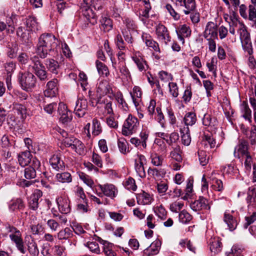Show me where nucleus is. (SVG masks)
Returning <instances> with one entry per match:
<instances>
[{
  "mask_svg": "<svg viewBox=\"0 0 256 256\" xmlns=\"http://www.w3.org/2000/svg\"><path fill=\"white\" fill-rule=\"evenodd\" d=\"M58 44V40L54 35L49 33L42 34L38 39L36 53L40 58H44L49 52L56 48Z\"/></svg>",
  "mask_w": 256,
  "mask_h": 256,
  "instance_id": "obj_1",
  "label": "nucleus"
},
{
  "mask_svg": "<svg viewBox=\"0 0 256 256\" xmlns=\"http://www.w3.org/2000/svg\"><path fill=\"white\" fill-rule=\"evenodd\" d=\"M18 80L22 88L26 91L31 90L36 86V78L29 72H20Z\"/></svg>",
  "mask_w": 256,
  "mask_h": 256,
  "instance_id": "obj_2",
  "label": "nucleus"
},
{
  "mask_svg": "<svg viewBox=\"0 0 256 256\" xmlns=\"http://www.w3.org/2000/svg\"><path fill=\"white\" fill-rule=\"evenodd\" d=\"M138 126L139 122L138 119L132 114H129L124 122L122 128V134L126 136L131 135L136 132Z\"/></svg>",
  "mask_w": 256,
  "mask_h": 256,
  "instance_id": "obj_3",
  "label": "nucleus"
},
{
  "mask_svg": "<svg viewBox=\"0 0 256 256\" xmlns=\"http://www.w3.org/2000/svg\"><path fill=\"white\" fill-rule=\"evenodd\" d=\"M63 143L66 147L70 148L80 155H83L86 152V150L84 144L76 138H66L64 139Z\"/></svg>",
  "mask_w": 256,
  "mask_h": 256,
  "instance_id": "obj_4",
  "label": "nucleus"
},
{
  "mask_svg": "<svg viewBox=\"0 0 256 256\" xmlns=\"http://www.w3.org/2000/svg\"><path fill=\"white\" fill-rule=\"evenodd\" d=\"M32 64L30 65V67H32L34 71L35 74L40 78V80H44L46 79L47 74L45 70L44 66L38 60V58L34 56L31 58Z\"/></svg>",
  "mask_w": 256,
  "mask_h": 256,
  "instance_id": "obj_5",
  "label": "nucleus"
},
{
  "mask_svg": "<svg viewBox=\"0 0 256 256\" xmlns=\"http://www.w3.org/2000/svg\"><path fill=\"white\" fill-rule=\"evenodd\" d=\"M124 24L126 28L122 29V32L125 40L132 44L133 42L132 32L136 30L137 26L133 20L128 18L125 20Z\"/></svg>",
  "mask_w": 256,
  "mask_h": 256,
  "instance_id": "obj_6",
  "label": "nucleus"
},
{
  "mask_svg": "<svg viewBox=\"0 0 256 256\" xmlns=\"http://www.w3.org/2000/svg\"><path fill=\"white\" fill-rule=\"evenodd\" d=\"M88 108V103L86 99L83 96L80 97L76 102L74 112L78 117H82L86 113Z\"/></svg>",
  "mask_w": 256,
  "mask_h": 256,
  "instance_id": "obj_7",
  "label": "nucleus"
},
{
  "mask_svg": "<svg viewBox=\"0 0 256 256\" xmlns=\"http://www.w3.org/2000/svg\"><path fill=\"white\" fill-rule=\"evenodd\" d=\"M234 157L240 158L241 156L249 154L248 152V142L244 140L241 139L235 147L234 152Z\"/></svg>",
  "mask_w": 256,
  "mask_h": 256,
  "instance_id": "obj_8",
  "label": "nucleus"
},
{
  "mask_svg": "<svg viewBox=\"0 0 256 256\" xmlns=\"http://www.w3.org/2000/svg\"><path fill=\"white\" fill-rule=\"evenodd\" d=\"M58 80L56 78L49 81L46 84V88L44 91V94L48 98L54 97L58 94Z\"/></svg>",
  "mask_w": 256,
  "mask_h": 256,
  "instance_id": "obj_9",
  "label": "nucleus"
},
{
  "mask_svg": "<svg viewBox=\"0 0 256 256\" xmlns=\"http://www.w3.org/2000/svg\"><path fill=\"white\" fill-rule=\"evenodd\" d=\"M206 39L218 38V28L216 24L209 22L206 25L204 34Z\"/></svg>",
  "mask_w": 256,
  "mask_h": 256,
  "instance_id": "obj_10",
  "label": "nucleus"
},
{
  "mask_svg": "<svg viewBox=\"0 0 256 256\" xmlns=\"http://www.w3.org/2000/svg\"><path fill=\"white\" fill-rule=\"evenodd\" d=\"M98 187L104 196L112 198L116 197L118 194V190L112 184H100Z\"/></svg>",
  "mask_w": 256,
  "mask_h": 256,
  "instance_id": "obj_11",
  "label": "nucleus"
},
{
  "mask_svg": "<svg viewBox=\"0 0 256 256\" xmlns=\"http://www.w3.org/2000/svg\"><path fill=\"white\" fill-rule=\"evenodd\" d=\"M190 208L194 211H198L202 209L210 210V206L207 199L204 197H200L199 199L192 202Z\"/></svg>",
  "mask_w": 256,
  "mask_h": 256,
  "instance_id": "obj_12",
  "label": "nucleus"
},
{
  "mask_svg": "<svg viewBox=\"0 0 256 256\" xmlns=\"http://www.w3.org/2000/svg\"><path fill=\"white\" fill-rule=\"evenodd\" d=\"M58 112L60 116V120L62 123H66L70 122L72 120V113L68 110L66 105L62 102L59 104L58 109Z\"/></svg>",
  "mask_w": 256,
  "mask_h": 256,
  "instance_id": "obj_13",
  "label": "nucleus"
},
{
  "mask_svg": "<svg viewBox=\"0 0 256 256\" xmlns=\"http://www.w3.org/2000/svg\"><path fill=\"white\" fill-rule=\"evenodd\" d=\"M82 14L87 24L94 25L96 24V16L90 8H82Z\"/></svg>",
  "mask_w": 256,
  "mask_h": 256,
  "instance_id": "obj_14",
  "label": "nucleus"
},
{
  "mask_svg": "<svg viewBox=\"0 0 256 256\" xmlns=\"http://www.w3.org/2000/svg\"><path fill=\"white\" fill-rule=\"evenodd\" d=\"M156 33L158 38L167 44L170 40L167 28L162 24H158L156 28Z\"/></svg>",
  "mask_w": 256,
  "mask_h": 256,
  "instance_id": "obj_15",
  "label": "nucleus"
},
{
  "mask_svg": "<svg viewBox=\"0 0 256 256\" xmlns=\"http://www.w3.org/2000/svg\"><path fill=\"white\" fill-rule=\"evenodd\" d=\"M10 240L15 244L17 248L22 254L26 252V250L24 248V244L23 240L21 238V234L20 232H17V234H10Z\"/></svg>",
  "mask_w": 256,
  "mask_h": 256,
  "instance_id": "obj_16",
  "label": "nucleus"
},
{
  "mask_svg": "<svg viewBox=\"0 0 256 256\" xmlns=\"http://www.w3.org/2000/svg\"><path fill=\"white\" fill-rule=\"evenodd\" d=\"M216 142L215 139L212 136L206 135L204 136V138L202 140L200 148L209 150L210 149L214 148L216 146Z\"/></svg>",
  "mask_w": 256,
  "mask_h": 256,
  "instance_id": "obj_17",
  "label": "nucleus"
},
{
  "mask_svg": "<svg viewBox=\"0 0 256 256\" xmlns=\"http://www.w3.org/2000/svg\"><path fill=\"white\" fill-rule=\"evenodd\" d=\"M176 32L178 39L182 43L184 42V38L188 37L191 34V30L190 27L186 24L180 26L176 30Z\"/></svg>",
  "mask_w": 256,
  "mask_h": 256,
  "instance_id": "obj_18",
  "label": "nucleus"
},
{
  "mask_svg": "<svg viewBox=\"0 0 256 256\" xmlns=\"http://www.w3.org/2000/svg\"><path fill=\"white\" fill-rule=\"evenodd\" d=\"M142 38L143 42L147 46L151 48L155 52H160V49L158 44L152 40L149 34L143 33Z\"/></svg>",
  "mask_w": 256,
  "mask_h": 256,
  "instance_id": "obj_19",
  "label": "nucleus"
},
{
  "mask_svg": "<svg viewBox=\"0 0 256 256\" xmlns=\"http://www.w3.org/2000/svg\"><path fill=\"white\" fill-rule=\"evenodd\" d=\"M60 211L64 214H68L70 211V200L67 198H59L56 199Z\"/></svg>",
  "mask_w": 256,
  "mask_h": 256,
  "instance_id": "obj_20",
  "label": "nucleus"
},
{
  "mask_svg": "<svg viewBox=\"0 0 256 256\" xmlns=\"http://www.w3.org/2000/svg\"><path fill=\"white\" fill-rule=\"evenodd\" d=\"M137 202L139 204L146 205L150 204L152 198L148 193L142 191L136 194Z\"/></svg>",
  "mask_w": 256,
  "mask_h": 256,
  "instance_id": "obj_21",
  "label": "nucleus"
},
{
  "mask_svg": "<svg viewBox=\"0 0 256 256\" xmlns=\"http://www.w3.org/2000/svg\"><path fill=\"white\" fill-rule=\"evenodd\" d=\"M160 242L156 241L152 243L150 246L144 250V256H153L157 254L160 249Z\"/></svg>",
  "mask_w": 256,
  "mask_h": 256,
  "instance_id": "obj_22",
  "label": "nucleus"
},
{
  "mask_svg": "<svg viewBox=\"0 0 256 256\" xmlns=\"http://www.w3.org/2000/svg\"><path fill=\"white\" fill-rule=\"evenodd\" d=\"M42 192L38 190H36L31 196L29 201V206L32 210H36L38 206V200L42 196Z\"/></svg>",
  "mask_w": 256,
  "mask_h": 256,
  "instance_id": "obj_23",
  "label": "nucleus"
},
{
  "mask_svg": "<svg viewBox=\"0 0 256 256\" xmlns=\"http://www.w3.org/2000/svg\"><path fill=\"white\" fill-rule=\"evenodd\" d=\"M50 162L52 168L56 170H62L64 167V162L58 154L53 155L50 160Z\"/></svg>",
  "mask_w": 256,
  "mask_h": 256,
  "instance_id": "obj_24",
  "label": "nucleus"
},
{
  "mask_svg": "<svg viewBox=\"0 0 256 256\" xmlns=\"http://www.w3.org/2000/svg\"><path fill=\"white\" fill-rule=\"evenodd\" d=\"M18 161L22 166H25L31 161L32 156L29 150L20 153L18 156Z\"/></svg>",
  "mask_w": 256,
  "mask_h": 256,
  "instance_id": "obj_25",
  "label": "nucleus"
},
{
  "mask_svg": "<svg viewBox=\"0 0 256 256\" xmlns=\"http://www.w3.org/2000/svg\"><path fill=\"white\" fill-rule=\"evenodd\" d=\"M111 90V87L106 80L100 81L98 84L96 92L100 96L110 93Z\"/></svg>",
  "mask_w": 256,
  "mask_h": 256,
  "instance_id": "obj_26",
  "label": "nucleus"
},
{
  "mask_svg": "<svg viewBox=\"0 0 256 256\" xmlns=\"http://www.w3.org/2000/svg\"><path fill=\"white\" fill-rule=\"evenodd\" d=\"M224 220L230 231H232L236 228L238 224L236 220L226 212L224 214Z\"/></svg>",
  "mask_w": 256,
  "mask_h": 256,
  "instance_id": "obj_27",
  "label": "nucleus"
},
{
  "mask_svg": "<svg viewBox=\"0 0 256 256\" xmlns=\"http://www.w3.org/2000/svg\"><path fill=\"white\" fill-rule=\"evenodd\" d=\"M72 236V231L68 227L60 230L56 236L58 239L60 240H68Z\"/></svg>",
  "mask_w": 256,
  "mask_h": 256,
  "instance_id": "obj_28",
  "label": "nucleus"
},
{
  "mask_svg": "<svg viewBox=\"0 0 256 256\" xmlns=\"http://www.w3.org/2000/svg\"><path fill=\"white\" fill-rule=\"evenodd\" d=\"M182 143L185 146H189L191 142L190 130L188 126H184L180 128Z\"/></svg>",
  "mask_w": 256,
  "mask_h": 256,
  "instance_id": "obj_29",
  "label": "nucleus"
},
{
  "mask_svg": "<svg viewBox=\"0 0 256 256\" xmlns=\"http://www.w3.org/2000/svg\"><path fill=\"white\" fill-rule=\"evenodd\" d=\"M210 248L211 252L214 254L221 251L222 243L218 238H214L210 240Z\"/></svg>",
  "mask_w": 256,
  "mask_h": 256,
  "instance_id": "obj_30",
  "label": "nucleus"
},
{
  "mask_svg": "<svg viewBox=\"0 0 256 256\" xmlns=\"http://www.w3.org/2000/svg\"><path fill=\"white\" fill-rule=\"evenodd\" d=\"M26 25L28 31L36 32L38 30L39 26L36 20L34 17L30 16L26 18Z\"/></svg>",
  "mask_w": 256,
  "mask_h": 256,
  "instance_id": "obj_31",
  "label": "nucleus"
},
{
  "mask_svg": "<svg viewBox=\"0 0 256 256\" xmlns=\"http://www.w3.org/2000/svg\"><path fill=\"white\" fill-rule=\"evenodd\" d=\"M180 4L182 6L185 8L184 12L186 14H190L196 8L194 0H182V3H180Z\"/></svg>",
  "mask_w": 256,
  "mask_h": 256,
  "instance_id": "obj_32",
  "label": "nucleus"
},
{
  "mask_svg": "<svg viewBox=\"0 0 256 256\" xmlns=\"http://www.w3.org/2000/svg\"><path fill=\"white\" fill-rule=\"evenodd\" d=\"M46 65L47 68L52 72L56 74L60 68L58 62L53 59H48L46 60Z\"/></svg>",
  "mask_w": 256,
  "mask_h": 256,
  "instance_id": "obj_33",
  "label": "nucleus"
},
{
  "mask_svg": "<svg viewBox=\"0 0 256 256\" xmlns=\"http://www.w3.org/2000/svg\"><path fill=\"white\" fill-rule=\"evenodd\" d=\"M196 121V116L193 112H188L186 113L184 117V122L185 124L184 126L194 125Z\"/></svg>",
  "mask_w": 256,
  "mask_h": 256,
  "instance_id": "obj_34",
  "label": "nucleus"
},
{
  "mask_svg": "<svg viewBox=\"0 0 256 256\" xmlns=\"http://www.w3.org/2000/svg\"><path fill=\"white\" fill-rule=\"evenodd\" d=\"M56 179L58 182L62 183H68L72 180L70 174L68 172L58 173L56 176Z\"/></svg>",
  "mask_w": 256,
  "mask_h": 256,
  "instance_id": "obj_35",
  "label": "nucleus"
},
{
  "mask_svg": "<svg viewBox=\"0 0 256 256\" xmlns=\"http://www.w3.org/2000/svg\"><path fill=\"white\" fill-rule=\"evenodd\" d=\"M133 102L136 106L138 105L140 101V98L142 96V92L140 88L138 86H134L133 88V92L130 93Z\"/></svg>",
  "mask_w": 256,
  "mask_h": 256,
  "instance_id": "obj_36",
  "label": "nucleus"
},
{
  "mask_svg": "<svg viewBox=\"0 0 256 256\" xmlns=\"http://www.w3.org/2000/svg\"><path fill=\"white\" fill-rule=\"evenodd\" d=\"M101 29L104 32H108L112 28V21L110 18L106 17L102 18L100 20Z\"/></svg>",
  "mask_w": 256,
  "mask_h": 256,
  "instance_id": "obj_37",
  "label": "nucleus"
},
{
  "mask_svg": "<svg viewBox=\"0 0 256 256\" xmlns=\"http://www.w3.org/2000/svg\"><path fill=\"white\" fill-rule=\"evenodd\" d=\"M96 64L98 72L100 75L107 76L109 74L108 68L104 64L96 60Z\"/></svg>",
  "mask_w": 256,
  "mask_h": 256,
  "instance_id": "obj_38",
  "label": "nucleus"
},
{
  "mask_svg": "<svg viewBox=\"0 0 256 256\" xmlns=\"http://www.w3.org/2000/svg\"><path fill=\"white\" fill-rule=\"evenodd\" d=\"M247 201L252 204L256 206V188L254 187H250L248 192Z\"/></svg>",
  "mask_w": 256,
  "mask_h": 256,
  "instance_id": "obj_39",
  "label": "nucleus"
},
{
  "mask_svg": "<svg viewBox=\"0 0 256 256\" xmlns=\"http://www.w3.org/2000/svg\"><path fill=\"white\" fill-rule=\"evenodd\" d=\"M156 147L158 150V152L164 154L167 152V146L164 141L161 139H156L155 140Z\"/></svg>",
  "mask_w": 256,
  "mask_h": 256,
  "instance_id": "obj_40",
  "label": "nucleus"
},
{
  "mask_svg": "<svg viewBox=\"0 0 256 256\" xmlns=\"http://www.w3.org/2000/svg\"><path fill=\"white\" fill-rule=\"evenodd\" d=\"M207 152H208V150L203 148H200L198 152L199 160L202 166L206 165L208 162L209 156L206 154Z\"/></svg>",
  "mask_w": 256,
  "mask_h": 256,
  "instance_id": "obj_41",
  "label": "nucleus"
},
{
  "mask_svg": "<svg viewBox=\"0 0 256 256\" xmlns=\"http://www.w3.org/2000/svg\"><path fill=\"white\" fill-rule=\"evenodd\" d=\"M178 217L180 222L183 224H186L192 220V216L185 210L180 212Z\"/></svg>",
  "mask_w": 256,
  "mask_h": 256,
  "instance_id": "obj_42",
  "label": "nucleus"
},
{
  "mask_svg": "<svg viewBox=\"0 0 256 256\" xmlns=\"http://www.w3.org/2000/svg\"><path fill=\"white\" fill-rule=\"evenodd\" d=\"M151 163L154 166H158L162 165L163 158L158 154L153 153L150 155Z\"/></svg>",
  "mask_w": 256,
  "mask_h": 256,
  "instance_id": "obj_43",
  "label": "nucleus"
},
{
  "mask_svg": "<svg viewBox=\"0 0 256 256\" xmlns=\"http://www.w3.org/2000/svg\"><path fill=\"white\" fill-rule=\"evenodd\" d=\"M104 252L106 256H116V253L113 249V244L110 242L104 244Z\"/></svg>",
  "mask_w": 256,
  "mask_h": 256,
  "instance_id": "obj_44",
  "label": "nucleus"
},
{
  "mask_svg": "<svg viewBox=\"0 0 256 256\" xmlns=\"http://www.w3.org/2000/svg\"><path fill=\"white\" fill-rule=\"evenodd\" d=\"M92 134L96 136L102 132V127L100 122L96 118H94L92 122Z\"/></svg>",
  "mask_w": 256,
  "mask_h": 256,
  "instance_id": "obj_45",
  "label": "nucleus"
},
{
  "mask_svg": "<svg viewBox=\"0 0 256 256\" xmlns=\"http://www.w3.org/2000/svg\"><path fill=\"white\" fill-rule=\"evenodd\" d=\"M184 206V202L181 200H176L170 204V210L174 212H178Z\"/></svg>",
  "mask_w": 256,
  "mask_h": 256,
  "instance_id": "obj_46",
  "label": "nucleus"
},
{
  "mask_svg": "<svg viewBox=\"0 0 256 256\" xmlns=\"http://www.w3.org/2000/svg\"><path fill=\"white\" fill-rule=\"evenodd\" d=\"M28 250L30 254H32V256H38L39 250L35 242L32 240L31 242H30L28 244Z\"/></svg>",
  "mask_w": 256,
  "mask_h": 256,
  "instance_id": "obj_47",
  "label": "nucleus"
},
{
  "mask_svg": "<svg viewBox=\"0 0 256 256\" xmlns=\"http://www.w3.org/2000/svg\"><path fill=\"white\" fill-rule=\"evenodd\" d=\"M202 123L204 125L210 127V130H212V128L214 126L216 121L214 118L212 119L210 114H206L202 119Z\"/></svg>",
  "mask_w": 256,
  "mask_h": 256,
  "instance_id": "obj_48",
  "label": "nucleus"
},
{
  "mask_svg": "<svg viewBox=\"0 0 256 256\" xmlns=\"http://www.w3.org/2000/svg\"><path fill=\"white\" fill-rule=\"evenodd\" d=\"M124 185L126 189L134 191L137 188L134 180L131 178H128L124 182Z\"/></svg>",
  "mask_w": 256,
  "mask_h": 256,
  "instance_id": "obj_49",
  "label": "nucleus"
},
{
  "mask_svg": "<svg viewBox=\"0 0 256 256\" xmlns=\"http://www.w3.org/2000/svg\"><path fill=\"white\" fill-rule=\"evenodd\" d=\"M24 204L21 199H16L12 202V203L10 205L9 208L11 210L14 211L17 209H21L23 208Z\"/></svg>",
  "mask_w": 256,
  "mask_h": 256,
  "instance_id": "obj_50",
  "label": "nucleus"
},
{
  "mask_svg": "<svg viewBox=\"0 0 256 256\" xmlns=\"http://www.w3.org/2000/svg\"><path fill=\"white\" fill-rule=\"evenodd\" d=\"M80 178L84 184L92 188L94 184L93 180L91 178L84 173H80L79 174Z\"/></svg>",
  "mask_w": 256,
  "mask_h": 256,
  "instance_id": "obj_51",
  "label": "nucleus"
},
{
  "mask_svg": "<svg viewBox=\"0 0 256 256\" xmlns=\"http://www.w3.org/2000/svg\"><path fill=\"white\" fill-rule=\"evenodd\" d=\"M181 153L182 152L180 148L178 146L170 152V156L176 161L180 162L182 160Z\"/></svg>",
  "mask_w": 256,
  "mask_h": 256,
  "instance_id": "obj_52",
  "label": "nucleus"
},
{
  "mask_svg": "<svg viewBox=\"0 0 256 256\" xmlns=\"http://www.w3.org/2000/svg\"><path fill=\"white\" fill-rule=\"evenodd\" d=\"M16 34L20 36L22 40L28 43L29 40V34L24 32V28L22 26H20L16 31Z\"/></svg>",
  "mask_w": 256,
  "mask_h": 256,
  "instance_id": "obj_53",
  "label": "nucleus"
},
{
  "mask_svg": "<svg viewBox=\"0 0 256 256\" xmlns=\"http://www.w3.org/2000/svg\"><path fill=\"white\" fill-rule=\"evenodd\" d=\"M36 176V170L32 167L29 166L24 170V176L26 179L34 178Z\"/></svg>",
  "mask_w": 256,
  "mask_h": 256,
  "instance_id": "obj_54",
  "label": "nucleus"
},
{
  "mask_svg": "<svg viewBox=\"0 0 256 256\" xmlns=\"http://www.w3.org/2000/svg\"><path fill=\"white\" fill-rule=\"evenodd\" d=\"M86 246L92 252L99 254L100 252L98 244L96 242H88L86 243Z\"/></svg>",
  "mask_w": 256,
  "mask_h": 256,
  "instance_id": "obj_55",
  "label": "nucleus"
},
{
  "mask_svg": "<svg viewBox=\"0 0 256 256\" xmlns=\"http://www.w3.org/2000/svg\"><path fill=\"white\" fill-rule=\"evenodd\" d=\"M132 58L140 70L142 71L144 70L145 62L143 60L142 58H137L136 54V56H133Z\"/></svg>",
  "mask_w": 256,
  "mask_h": 256,
  "instance_id": "obj_56",
  "label": "nucleus"
},
{
  "mask_svg": "<svg viewBox=\"0 0 256 256\" xmlns=\"http://www.w3.org/2000/svg\"><path fill=\"white\" fill-rule=\"evenodd\" d=\"M118 145L119 150L122 153L126 154L127 152H128V149L127 148L128 144L124 138L119 139Z\"/></svg>",
  "mask_w": 256,
  "mask_h": 256,
  "instance_id": "obj_57",
  "label": "nucleus"
},
{
  "mask_svg": "<svg viewBox=\"0 0 256 256\" xmlns=\"http://www.w3.org/2000/svg\"><path fill=\"white\" fill-rule=\"evenodd\" d=\"M155 213L162 220L166 218V212L162 206H158L155 210Z\"/></svg>",
  "mask_w": 256,
  "mask_h": 256,
  "instance_id": "obj_58",
  "label": "nucleus"
},
{
  "mask_svg": "<svg viewBox=\"0 0 256 256\" xmlns=\"http://www.w3.org/2000/svg\"><path fill=\"white\" fill-rule=\"evenodd\" d=\"M14 108L18 114L20 115V117L22 118L26 116V110L24 106L20 104H17L15 106Z\"/></svg>",
  "mask_w": 256,
  "mask_h": 256,
  "instance_id": "obj_59",
  "label": "nucleus"
},
{
  "mask_svg": "<svg viewBox=\"0 0 256 256\" xmlns=\"http://www.w3.org/2000/svg\"><path fill=\"white\" fill-rule=\"evenodd\" d=\"M155 114H157L156 118L158 121V122L160 123L162 126L164 127V116L161 111V109L160 108L157 107L156 108V112Z\"/></svg>",
  "mask_w": 256,
  "mask_h": 256,
  "instance_id": "obj_60",
  "label": "nucleus"
},
{
  "mask_svg": "<svg viewBox=\"0 0 256 256\" xmlns=\"http://www.w3.org/2000/svg\"><path fill=\"white\" fill-rule=\"evenodd\" d=\"M47 224L48 228L52 231H56L60 226L59 223L55 220L50 219L47 221Z\"/></svg>",
  "mask_w": 256,
  "mask_h": 256,
  "instance_id": "obj_61",
  "label": "nucleus"
},
{
  "mask_svg": "<svg viewBox=\"0 0 256 256\" xmlns=\"http://www.w3.org/2000/svg\"><path fill=\"white\" fill-rule=\"evenodd\" d=\"M243 117L250 122H252V111L247 104L244 106Z\"/></svg>",
  "mask_w": 256,
  "mask_h": 256,
  "instance_id": "obj_62",
  "label": "nucleus"
},
{
  "mask_svg": "<svg viewBox=\"0 0 256 256\" xmlns=\"http://www.w3.org/2000/svg\"><path fill=\"white\" fill-rule=\"evenodd\" d=\"M135 168L136 172L140 177L144 178L146 176L144 164L135 163Z\"/></svg>",
  "mask_w": 256,
  "mask_h": 256,
  "instance_id": "obj_63",
  "label": "nucleus"
},
{
  "mask_svg": "<svg viewBox=\"0 0 256 256\" xmlns=\"http://www.w3.org/2000/svg\"><path fill=\"white\" fill-rule=\"evenodd\" d=\"M245 220L246 222L244 224V228H246L249 225L256 220V212H254L250 216H246Z\"/></svg>",
  "mask_w": 256,
  "mask_h": 256,
  "instance_id": "obj_64",
  "label": "nucleus"
}]
</instances>
